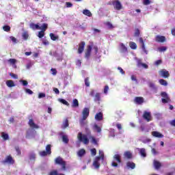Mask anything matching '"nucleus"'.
<instances>
[{"label":"nucleus","instance_id":"nucleus-1","mask_svg":"<svg viewBox=\"0 0 175 175\" xmlns=\"http://www.w3.org/2000/svg\"><path fill=\"white\" fill-rule=\"evenodd\" d=\"M55 165H59L62 166V170H66V161H64V159L61 157H58L55 159Z\"/></svg>","mask_w":175,"mask_h":175},{"label":"nucleus","instance_id":"nucleus-2","mask_svg":"<svg viewBox=\"0 0 175 175\" xmlns=\"http://www.w3.org/2000/svg\"><path fill=\"white\" fill-rule=\"evenodd\" d=\"M77 139L79 140L81 143H83V144H89L90 139H88V137L85 134H83V133H79L77 135Z\"/></svg>","mask_w":175,"mask_h":175},{"label":"nucleus","instance_id":"nucleus-3","mask_svg":"<svg viewBox=\"0 0 175 175\" xmlns=\"http://www.w3.org/2000/svg\"><path fill=\"white\" fill-rule=\"evenodd\" d=\"M104 161L105 159V154H101L100 156L96 157L94 159V161L93 162V166L94 167V169H99L100 167V163H99V161Z\"/></svg>","mask_w":175,"mask_h":175},{"label":"nucleus","instance_id":"nucleus-4","mask_svg":"<svg viewBox=\"0 0 175 175\" xmlns=\"http://www.w3.org/2000/svg\"><path fill=\"white\" fill-rule=\"evenodd\" d=\"M47 28H49V25L47 23H43L42 25V28L40 29H41V31L38 32V37L40 39H42V38L44 36V32H46Z\"/></svg>","mask_w":175,"mask_h":175},{"label":"nucleus","instance_id":"nucleus-5","mask_svg":"<svg viewBox=\"0 0 175 175\" xmlns=\"http://www.w3.org/2000/svg\"><path fill=\"white\" fill-rule=\"evenodd\" d=\"M161 95L163 98L161 99L162 103H169V102H170V98L167 95V93H166L165 92H162L161 93Z\"/></svg>","mask_w":175,"mask_h":175},{"label":"nucleus","instance_id":"nucleus-6","mask_svg":"<svg viewBox=\"0 0 175 175\" xmlns=\"http://www.w3.org/2000/svg\"><path fill=\"white\" fill-rule=\"evenodd\" d=\"M144 120H146L147 122H150V121H152V116H151V112L145 111H144V114L142 116Z\"/></svg>","mask_w":175,"mask_h":175},{"label":"nucleus","instance_id":"nucleus-7","mask_svg":"<svg viewBox=\"0 0 175 175\" xmlns=\"http://www.w3.org/2000/svg\"><path fill=\"white\" fill-rule=\"evenodd\" d=\"M112 5L116 10H121L122 9V4L118 0H115L112 2Z\"/></svg>","mask_w":175,"mask_h":175},{"label":"nucleus","instance_id":"nucleus-8","mask_svg":"<svg viewBox=\"0 0 175 175\" xmlns=\"http://www.w3.org/2000/svg\"><path fill=\"white\" fill-rule=\"evenodd\" d=\"M159 75L161 76V77H163L164 79H167V77H170V74L169 73V71H167L165 69H162L159 71Z\"/></svg>","mask_w":175,"mask_h":175},{"label":"nucleus","instance_id":"nucleus-9","mask_svg":"<svg viewBox=\"0 0 175 175\" xmlns=\"http://www.w3.org/2000/svg\"><path fill=\"white\" fill-rule=\"evenodd\" d=\"M3 163H8L9 165H14V159L11 155H8L5 157V160L2 161Z\"/></svg>","mask_w":175,"mask_h":175},{"label":"nucleus","instance_id":"nucleus-10","mask_svg":"<svg viewBox=\"0 0 175 175\" xmlns=\"http://www.w3.org/2000/svg\"><path fill=\"white\" fill-rule=\"evenodd\" d=\"M92 46L93 44L92 45H88V49L85 53V58L88 59L90 57H91V52L92 51Z\"/></svg>","mask_w":175,"mask_h":175},{"label":"nucleus","instance_id":"nucleus-11","mask_svg":"<svg viewBox=\"0 0 175 175\" xmlns=\"http://www.w3.org/2000/svg\"><path fill=\"white\" fill-rule=\"evenodd\" d=\"M90 116V108L85 107L82 111L83 120H85L86 118Z\"/></svg>","mask_w":175,"mask_h":175},{"label":"nucleus","instance_id":"nucleus-12","mask_svg":"<svg viewBox=\"0 0 175 175\" xmlns=\"http://www.w3.org/2000/svg\"><path fill=\"white\" fill-rule=\"evenodd\" d=\"M84 47H85V42L82 41L79 43L78 47V54H83V51H84Z\"/></svg>","mask_w":175,"mask_h":175},{"label":"nucleus","instance_id":"nucleus-13","mask_svg":"<svg viewBox=\"0 0 175 175\" xmlns=\"http://www.w3.org/2000/svg\"><path fill=\"white\" fill-rule=\"evenodd\" d=\"M139 40L141 44L142 49L143 50L144 53H145V54H148V51L146 49V45L144 44V41L143 40V38H139Z\"/></svg>","mask_w":175,"mask_h":175},{"label":"nucleus","instance_id":"nucleus-14","mask_svg":"<svg viewBox=\"0 0 175 175\" xmlns=\"http://www.w3.org/2000/svg\"><path fill=\"white\" fill-rule=\"evenodd\" d=\"M135 103L137 105H142V103H144V98L143 97H135L134 99Z\"/></svg>","mask_w":175,"mask_h":175},{"label":"nucleus","instance_id":"nucleus-15","mask_svg":"<svg viewBox=\"0 0 175 175\" xmlns=\"http://www.w3.org/2000/svg\"><path fill=\"white\" fill-rule=\"evenodd\" d=\"M28 124L29 125L30 128H32L33 129H39V126L35 124V122H33V120L32 119H30L29 120Z\"/></svg>","mask_w":175,"mask_h":175},{"label":"nucleus","instance_id":"nucleus-16","mask_svg":"<svg viewBox=\"0 0 175 175\" xmlns=\"http://www.w3.org/2000/svg\"><path fill=\"white\" fill-rule=\"evenodd\" d=\"M155 40L156 42H159V43H163L166 41V38L163 36H157Z\"/></svg>","mask_w":175,"mask_h":175},{"label":"nucleus","instance_id":"nucleus-17","mask_svg":"<svg viewBox=\"0 0 175 175\" xmlns=\"http://www.w3.org/2000/svg\"><path fill=\"white\" fill-rule=\"evenodd\" d=\"M60 136H62V142L66 144L69 143V138H68V135H64V132L59 133Z\"/></svg>","mask_w":175,"mask_h":175},{"label":"nucleus","instance_id":"nucleus-18","mask_svg":"<svg viewBox=\"0 0 175 175\" xmlns=\"http://www.w3.org/2000/svg\"><path fill=\"white\" fill-rule=\"evenodd\" d=\"M94 118L96 121H102V120H103V113L102 112L97 113Z\"/></svg>","mask_w":175,"mask_h":175},{"label":"nucleus","instance_id":"nucleus-19","mask_svg":"<svg viewBox=\"0 0 175 175\" xmlns=\"http://www.w3.org/2000/svg\"><path fill=\"white\" fill-rule=\"evenodd\" d=\"M153 165L156 170H159V169H161V167L162 166V164L161 163V162L157 160H154Z\"/></svg>","mask_w":175,"mask_h":175},{"label":"nucleus","instance_id":"nucleus-20","mask_svg":"<svg viewBox=\"0 0 175 175\" xmlns=\"http://www.w3.org/2000/svg\"><path fill=\"white\" fill-rule=\"evenodd\" d=\"M137 66H138V68H140V66H142V68H144V69H148V65H147L146 64L142 63L140 59L137 61Z\"/></svg>","mask_w":175,"mask_h":175},{"label":"nucleus","instance_id":"nucleus-21","mask_svg":"<svg viewBox=\"0 0 175 175\" xmlns=\"http://www.w3.org/2000/svg\"><path fill=\"white\" fill-rule=\"evenodd\" d=\"M152 135L154 136V137H159V139L163 137V135L158 131H152Z\"/></svg>","mask_w":175,"mask_h":175},{"label":"nucleus","instance_id":"nucleus-22","mask_svg":"<svg viewBox=\"0 0 175 175\" xmlns=\"http://www.w3.org/2000/svg\"><path fill=\"white\" fill-rule=\"evenodd\" d=\"M120 53H128V48L125 46L124 43H120Z\"/></svg>","mask_w":175,"mask_h":175},{"label":"nucleus","instance_id":"nucleus-23","mask_svg":"<svg viewBox=\"0 0 175 175\" xmlns=\"http://www.w3.org/2000/svg\"><path fill=\"white\" fill-rule=\"evenodd\" d=\"M124 157L127 159H132L133 158L132 152H131V151H126L124 153Z\"/></svg>","mask_w":175,"mask_h":175},{"label":"nucleus","instance_id":"nucleus-24","mask_svg":"<svg viewBox=\"0 0 175 175\" xmlns=\"http://www.w3.org/2000/svg\"><path fill=\"white\" fill-rule=\"evenodd\" d=\"M126 167L129 169H135V167H136V164L133 162L129 161L126 163Z\"/></svg>","mask_w":175,"mask_h":175},{"label":"nucleus","instance_id":"nucleus-25","mask_svg":"<svg viewBox=\"0 0 175 175\" xmlns=\"http://www.w3.org/2000/svg\"><path fill=\"white\" fill-rule=\"evenodd\" d=\"M6 85L7 87L12 88V87H15L16 84H14V81H13L12 80H8L6 81Z\"/></svg>","mask_w":175,"mask_h":175},{"label":"nucleus","instance_id":"nucleus-26","mask_svg":"<svg viewBox=\"0 0 175 175\" xmlns=\"http://www.w3.org/2000/svg\"><path fill=\"white\" fill-rule=\"evenodd\" d=\"M68 126H69V120H68V118H66V119H65L64 122H63V124L62 125V129H66V128H68Z\"/></svg>","mask_w":175,"mask_h":175},{"label":"nucleus","instance_id":"nucleus-27","mask_svg":"<svg viewBox=\"0 0 175 175\" xmlns=\"http://www.w3.org/2000/svg\"><path fill=\"white\" fill-rule=\"evenodd\" d=\"M71 106L74 108L79 107V100L77 98L73 99Z\"/></svg>","mask_w":175,"mask_h":175},{"label":"nucleus","instance_id":"nucleus-28","mask_svg":"<svg viewBox=\"0 0 175 175\" xmlns=\"http://www.w3.org/2000/svg\"><path fill=\"white\" fill-rule=\"evenodd\" d=\"M94 102H100V93H96V94L94 95Z\"/></svg>","mask_w":175,"mask_h":175},{"label":"nucleus","instance_id":"nucleus-29","mask_svg":"<svg viewBox=\"0 0 175 175\" xmlns=\"http://www.w3.org/2000/svg\"><path fill=\"white\" fill-rule=\"evenodd\" d=\"M83 14H84L85 16H87L88 17L92 16V13H91V11H90L89 10H83Z\"/></svg>","mask_w":175,"mask_h":175},{"label":"nucleus","instance_id":"nucleus-30","mask_svg":"<svg viewBox=\"0 0 175 175\" xmlns=\"http://www.w3.org/2000/svg\"><path fill=\"white\" fill-rule=\"evenodd\" d=\"M48 175H65V174L59 173L58 174V171L56 170H51Z\"/></svg>","mask_w":175,"mask_h":175},{"label":"nucleus","instance_id":"nucleus-31","mask_svg":"<svg viewBox=\"0 0 175 175\" xmlns=\"http://www.w3.org/2000/svg\"><path fill=\"white\" fill-rule=\"evenodd\" d=\"M113 159L114 161H116V162H118V163H121V155L120 154H115L113 156Z\"/></svg>","mask_w":175,"mask_h":175},{"label":"nucleus","instance_id":"nucleus-32","mask_svg":"<svg viewBox=\"0 0 175 175\" xmlns=\"http://www.w3.org/2000/svg\"><path fill=\"white\" fill-rule=\"evenodd\" d=\"M49 36H50L51 40H53V41L58 40V39L59 38L58 36H55V34H54L53 33H51L49 34Z\"/></svg>","mask_w":175,"mask_h":175},{"label":"nucleus","instance_id":"nucleus-33","mask_svg":"<svg viewBox=\"0 0 175 175\" xmlns=\"http://www.w3.org/2000/svg\"><path fill=\"white\" fill-rule=\"evenodd\" d=\"M129 46L131 49H132V50H136V49H137V45L133 42H129Z\"/></svg>","mask_w":175,"mask_h":175},{"label":"nucleus","instance_id":"nucleus-34","mask_svg":"<svg viewBox=\"0 0 175 175\" xmlns=\"http://www.w3.org/2000/svg\"><path fill=\"white\" fill-rule=\"evenodd\" d=\"M22 37L24 40H28V38H29V35L28 34V31H25L22 33Z\"/></svg>","mask_w":175,"mask_h":175},{"label":"nucleus","instance_id":"nucleus-35","mask_svg":"<svg viewBox=\"0 0 175 175\" xmlns=\"http://www.w3.org/2000/svg\"><path fill=\"white\" fill-rule=\"evenodd\" d=\"M77 154L78 157H83L84 155H85V150L81 149L78 151Z\"/></svg>","mask_w":175,"mask_h":175},{"label":"nucleus","instance_id":"nucleus-36","mask_svg":"<svg viewBox=\"0 0 175 175\" xmlns=\"http://www.w3.org/2000/svg\"><path fill=\"white\" fill-rule=\"evenodd\" d=\"M31 28H32V29H42V26H39V25L38 24H33L32 23L31 25Z\"/></svg>","mask_w":175,"mask_h":175},{"label":"nucleus","instance_id":"nucleus-37","mask_svg":"<svg viewBox=\"0 0 175 175\" xmlns=\"http://www.w3.org/2000/svg\"><path fill=\"white\" fill-rule=\"evenodd\" d=\"M46 152L48 153L49 155H51V145L50 144L46 145Z\"/></svg>","mask_w":175,"mask_h":175},{"label":"nucleus","instance_id":"nucleus-38","mask_svg":"<svg viewBox=\"0 0 175 175\" xmlns=\"http://www.w3.org/2000/svg\"><path fill=\"white\" fill-rule=\"evenodd\" d=\"M159 83L161 84V85H164V87L167 85V81L165 79H159Z\"/></svg>","mask_w":175,"mask_h":175},{"label":"nucleus","instance_id":"nucleus-39","mask_svg":"<svg viewBox=\"0 0 175 175\" xmlns=\"http://www.w3.org/2000/svg\"><path fill=\"white\" fill-rule=\"evenodd\" d=\"M139 154L142 155V157H147V154L146 153V149L144 148L140 149Z\"/></svg>","mask_w":175,"mask_h":175},{"label":"nucleus","instance_id":"nucleus-40","mask_svg":"<svg viewBox=\"0 0 175 175\" xmlns=\"http://www.w3.org/2000/svg\"><path fill=\"white\" fill-rule=\"evenodd\" d=\"M1 137H3V140H9V135L4 132L1 133Z\"/></svg>","mask_w":175,"mask_h":175},{"label":"nucleus","instance_id":"nucleus-41","mask_svg":"<svg viewBox=\"0 0 175 175\" xmlns=\"http://www.w3.org/2000/svg\"><path fill=\"white\" fill-rule=\"evenodd\" d=\"M39 155H40V157H47L49 153L46 150H42L39 152Z\"/></svg>","mask_w":175,"mask_h":175},{"label":"nucleus","instance_id":"nucleus-42","mask_svg":"<svg viewBox=\"0 0 175 175\" xmlns=\"http://www.w3.org/2000/svg\"><path fill=\"white\" fill-rule=\"evenodd\" d=\"M90 139L92 140V143L93 144H95L96 146L98 145V141H96V139L94 136H90Z\"/></svg>","mask_w":175,"mask_h":175},{"label":"nucleus","instance_id":"nucleus-43","mask_svg":"<svg viewBox=\"0 0 175 175\" xmlns=\"http://www.w3.org/2000/svg\"><path fill=\"white\" fill-rule=\"evenodd\" d=\"M94 129H96L98 133H100V132H102V129H100L98 124L94 125Z\"/></svg>","mask_w":175,"mask_h":175},{"label":"nucleus","instance_id":"nucleus-44","mask_svg":"<svg viewBox=\"0 0 175 175\" xmlns=\"http://www.w3.org/2000/svg\"><path fill=\"white\" fill-rule=\"evenodd\" d=\"M134 36L135 38H139L140 36V30L139 29H135V32L134 33Z\"/></svg>","mask_w":175,"mask_h":175},{"label":"nucleus","instance_id":"nucleus-45","mask_svg":"<svg viewBox=\"0 0 175 175\" xmlns=\"http://www.w3.org/2000/svg\"><path fill=\"white\" fill-rule=\"evenodd\" d=\"M3 31H5V32H10V26H9V25H4V26L3 27Z\"/></svg>","mask_w":175,"mask_h":175},{"label":"nucleus","instance_id":"nucleus-46","mask_svg":"<svg viewBox=\"0 0 175 175\" xmlns=\"http://www.w3.org/2000/svg\"><path fill=\"white\" fill-rule=\"evenodd\" d=\"M166 50H167V47H166V46H161V47L158 48V51L160 53H162L163 51H166Z\"/></svg>","mask_w":175,"mask_h":175},{"label":"nucleus","instance_id":"nucleus-47","mask_svg":"<svg viewBox=\"0 0 175 175\" xmlns=\"http://www.w3.org/2000/svg\"><path fill=\"white\" fill-rule=\"evenodd\" d=\"M60 102L61 103H62L63 105H65L66 106H69V103H68V101H66V100L65 99L61 98Z\"/></svg>","mask_w":175,"mask_h":175},{"label":"nucleus","instance_id":"nucleus-48","mask_svg":"<svg viewBox=\"0 0 175 175\" xmlns=\"http://www.w3.org/2000/svg\"><path fill=\"white\" fill-rule=\"evenodd\" d=\"M36 159V154H33V153H31L30 155H29V159L30 161H35V159Z\"/></svg>","mask_w":175,"mask_h":175},{"label":"nucleus","instance_id":"nucleus-49","mask_svg":"<svg viewBox=\"0 0 175 175\" xmlns=\"http://www.w3.org/2000/svg\"><path fill=\"white\" fill-rule=\"evenodd\" d=\"M85 85L90 87V78L87 77L85 79Z\"/></svg>","mask_w":175,"mask_h":175},{"label":"nucleus","instance_id":"nucleus-50","mask_svg":"<svg viewBox=\"0 0 175 175\" xmlns=\"http://www.w3.org/2000/svg\"><path fill=\"white\" fill-rule=\"evenodd\" d=\"M10 76L11 77H12V79H15L16 80H17V79H18V76H17V75L14 74V73H10Z\"/></svg>","mask_w":175,"mask_h":175},{"label":"nucleus","instance_id":"nucleus-51","mask_svg":"<svg viewBox=\"0 0 175 175\" xmlns=\"http://www.w3.org/2000/svg\"><path fill=\"white\" fill-rule=\"evenodd\" d=\"M151 3V1L150 0H143V5H145L147 6L148 5H150Z\"/></svg>","mask_w":175,"mask_h":175},{"label":"nucleus","instance_id":"nucleus-52","mask_svg":"<svg viewBox=\"0 0 175 175\" xmlns=\"http://www.w3.org/2000/svg\"><path fill=\"white\" fill-rule=\"evenodd\" d=\"M42 98H46V94L44 93H39L38 98L42 99Z\"/></svg>","mask_w":175,"mask_h":175},{"label":"nucleus","instance_id":"nucleus-53","mask_svg":"<svg viewBox=\"0 0 175 175\" xmlns=\"http://www.w3.org/2000/svg\"><path fill=\"white\" fill-rule=\"evenodd\" d=\"M15 150H16L18 155H21V150H20V147L16 146Z\"/></svg>","mask_w":175,"mask_h":175},{"label":"nucleus","instance_id":"nucleus-54","mask_svg":"<svg viewBox=\"0 0 175 175\" xmlns=\"http://www.w3.org/2000/svg\"><path fill=\"white\" fill-rule=\"evenodd\" d=\"M91 154L92 155H93L94 157H95V155H96V148H92L91 149Z\"/></svg>","mask_w":175,"mask_h":175},{"label":"nucleus","instance_id":"nucleus-55","mask_svg":"<svg viewBox=\"0 0 175 175\" xmlns=\"http://www.w3.org/2000/svg\"><path fill=\"white\" fill-rule=\"evenodd\" d=\"M21 83H22L23 85L24 86L28 85V81L26 80H21Z\"/></svg>","mask_w":175,"mask_h":175},{"label":"nucleus","instance_id":"nucleus-56","mask_svg":"<svg viewBox=\"0 0 175 175\" xmlns=\"http://www.w3.org/2000/svg\"><path fill=\"white\" fill-rule=\"evenodd\" d=\"M161 64H162V60L161 59H159V60H157L155 62H154V64L158 66L159 65H161Z\"/></svg>","mask_w":175,"mask_h":175},{"label":"nucleus","instance_id":"nucleus-57","mask_svg":"<svg viewBox=\"0 0 175 175\" xmlns=\"http://www.w3.org/2000/svg\"><path fill=\"white\" fill-rule=\"evenodd\" d=\"M114 132H115L114 129H111L109 133H110V136L111 137H114L116 136V135L114 134Z\"/></svg>","mask_w":175,"mask_h":175},{"label":"nucleus","instance_id":"nucleus-58","mask_svg":"<svg viewBox=\"0 0 175 175\" xmlns=\"http://www.w3.org/2000/svg\"><path fill=\"white\" fill-rule=\"evenodd\" d=\"M109 91V85H105L104 88V94H107Z\"/></svg>","mask_w":175,"mask_h":175},{"label":"nucleus","instance_id":"nucleus-59","mask_svg":"<svg viewBox=\"0 0 175 175\" xmlns=\"http://www.w3.org/2000/svg\"><path fill=\"white\" fill-rule=\"evenodd\" d=\"M66 8H72V6H73V4L70 2H66Z\"/></svg>","mask_w":175,"mask_h":175},{"label":"nucleus","instance_id":"nucleus-60","mask_svg":"<svg viewBox=\"0 0 175 175\" xmlns=\"http://www.w3.org/2000/svg\"><path fill=\"white\" fill-rule=\"evenodd\" d=\"M51 70L52 75H53V76H55V75H57V69L51 68Z\"/></svg>","mask_w":175,"mask_h":175},{"label":"nucleus","instance_id":"nucleus-61","mask_svg":"<svg viewBox=\"0 0 175 175\" xmlns=\"http://www.w3.org/2000/svg\"><path fill=\"white\" fill-rule=\"evenodd\" d=\"M131 80L133 81H135V83H137V79L136 78V76H135V75H131Z\"/></svg>","mask_w":175,"mask_h":175},{"label":"nucleus","instance_id":"nucleus-62","mask_svg":"<svg viewBox=\"0 0 175 175\" xmlns=\"http://www.w3.org/2000/svg\"><path fill=\"white\" fill-rule=\"evenodd\" d=\"M118 70H119V72H120V73H122V75H125V71H124V70L122 69V68L118 67Z\"/></svg>","mask_w":175,"mask_h":175},{"label":"nucleus","instance_id":"nucleus-63","mask_svg":"<svg viewBox=\"0 0 175 175\" xmlns=\"http://www.w3.org/2000/svg\"><path fill=\"white\" fill-rule=\"evenodd\" d=\"M10 62V64H12L13 65H14V64H16V59H10L9 60H8Z\"/></svg>","mask_w":175,"mask_h":175},{"label":"nucleus","instance_id":"nucleus-64","mask_svg":"<svg viewBox=\"0 0 175 175\" xmlns=\"http://www.w3.org/2000/svg\"><path fill=\"white\" fill-rule=\"evenodd\" d=\"M170 125H171L172 126H175V119L171 120V121L170 122Z\"/></svg>","mask_w":175,"mask_h":175}]
</instances>
